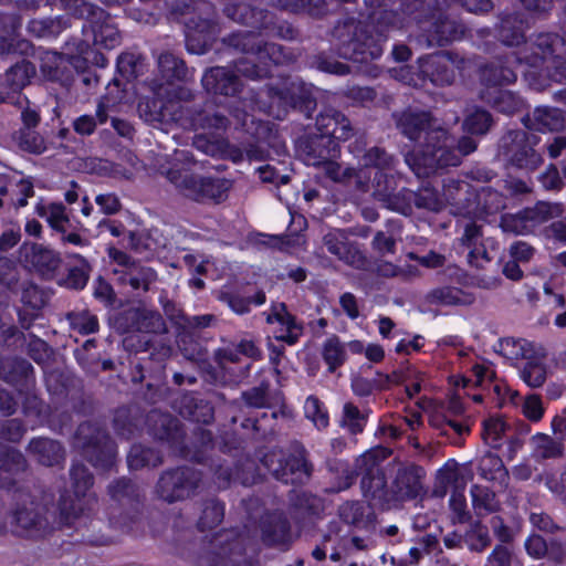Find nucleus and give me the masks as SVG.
Listing matches in <instances>:
<instances>
[{"label":"nucleus","instance_id":"1","mask_svg":"<svg viewBox=\"0 0 566 566\" xmlns=\"http://www.w3.org/2000/svg\"><path fill=\"white\" fill-rule=\"evenodd\" d=\"M156 96L138 103L139 116L153 126L177 124L184 128L226 130L229 118L221 112L206 104L203 108H189L184 104L191 93L184 87L164 88L158 84Z\"/></svg>","mask_w":566,"mask_h":566},{"label":"nucleus","instance_id":"2","mask_svg":"<svg viewBox=\"0 0 566 566\" xmlns=\"http://www.w3.org/2000/svg\"><path fill=\"white\" fill-rule=\"evenodd\" d=\"M386 35L370 22L350 15L338 19L331 30V41L340 56L365 64L361 71L371 77H377L380 69L369 63L382 55Z\"/></svg>","mask_w":566,"mask_h":566},{"label":"nucleus","instance_id":"3","mask_svg":"<svg viewBox=\"0 0 566 566\" xmlns=\"http://www.w3.org/2000/svg\"><path fill=\"white\" fill-rule=\"evenodd\" d=\"M70 478L76 499L62 497L59 504L60 525L73 526L77 532H82L83 541L93 545H105L108 539L104 536L85 534L83 531L92 527L95 530L101 523L92 518L91 513L97 504V499L88 494L94 484V478L88 469L81 463L71 467Z\"/></svg>","mask_w":566,"mask_h":566},{"label":"nucleus","instance_id":"4","mask_svg":"<svg viewBox=\"0 0 566 566\" xmlns=\"http://www.w3.org/2000/svg\"><path fill=\"white\" fill-rule=\"evenodd\" d=\"M405 163L421 177H429L438 169L457 167L460 165V155L454 149V140L447 128H434L428 133L420 151H408Z\"/></svg>","mask_w":566,"mask_h":566},{"label":"nucleus","instance_id":"5","mask_svg":"<svg viewBox=\"0 0 566 566\" xmlns=\"http://www.w3.org/2000/svg\"><path fill=\"white\" fill-rule=\"evenodd\" d=\"M270 98L268 113L277 119H283L290 109L303 113L311 117L316 108L312 85L297 78H284L265 87Z\"/></svg>","mask_w":566,"mask_h":566},{"label":"nucleus","instance_id":"6","mask_svg":"<svg viewBox=\"0 0 566 566\" xmlns=\"http://www.w3.org/2000/svg\"><path fill=\"white\" fill-rule=\"evenodd\" d=\"M202 485V473L188 465L161 472L155 485L157 497L168 504L196 496Z\"/></svg>","mask_w":566,"mask_h":566},{"label":"nucleus","instance_id":"7","mask_svg":"<svg viewBox=\"0 0 566 566\" xmlns=\"http://www.w3.org/2000/svg\"><path fill=\"white\" fill-rule=\"evenodd\" d=\"M74 446L82 450L83 455L94 467L108 470L114 465L115 443L99 424L81 423L74 437Z\"/></svg>","mask_w":566,"mask_h":566},{"label":"nucleus","instance_id":"8","mask_svg":"<svg viewBox=\"0 0 566 566\" xmlns=\"http://www.w3.org/2000/svg\"><path fill=\"white\" fill-rule=\"evenodd\" d=\"M262 464L277 481L285 484H303L308 481L313 472L307 452L300 444L294 448L290 455H286L282 450H271L264 454Z\"/></svg>","mask_w":566,"mask_h":566},{"label":"nucleus","instance_id":"9","mask_svg":"<svg viewBox=\"0 0 566 566\" xmlns=\"http://www.w3.org/2000/svg\"><path fill=\"white\" fill-rule=\"evenodd\" d=\"M385 449H371L356 460L363 495L381 504H391L389 483L387 482L381 462L387 458Z\"/></svg>","mask_w":566,"mask_h":566},{"label":"nucleus","instance_id":"10","mask_svg":"<svg viewBox=\"0 0 566 566\" xmlns=\"http://www.w3.org/2000/svg\"><path fill=\"white\" fill-rule=\"evenodd\" d=\"M538 137L525 130H509L499 142L497 156L517 168L535 169L542 156L535 150Z\"/></svg>","mask_w":566,"mask_h":566},{"label":"nucleus","instance_id":"11","mask_svg":"<svg viewBox=\"0 0 566 566\" xmlns=\"http://www.w3.org/2000/svg\"><path fill=\"white\" fill-rule=\"evenodd\" d=\"M426 470L413 462H399L392 469L389 482L391 504L421 499L427 493Z\"/></svg>","mask_w":566,"mask_h":566},{"label":"nucleus","instance_id":"12","mask_svg":"<svg viewBox=\"0 0 566 566\" xmlns=\"http://www.w3.org/2000/svg\"><path fill=\"white\" fill-rule=\"evenodd\" d=\"M113 259L117 265L113 271L116 284L122 287H129L133 294L137 296L149 292L158 280V274L153 268L135 260L125 252L115 251Z\"/></svg>","mask_w":566,"mask_h":566},{"label":"nucleus","instance_id":"13","mask_svg":"<svg viewBox=\"0 0 566 566\" xmlns=\"http://www.w3.org/2000/svg\"><path fill=\"white\" fill-rule=\"evenodd\" d=\"M322 244L328 253L346 265L367 271L370 262L358 242L349 239V230L331 229L322 237Z\"/></svg>","mask_w":566,"mask_h":566},{"label":"nucleus","instance_id":"14","mask_svg":"<svg viewBox=\"0 0 566 566\" xmlns=\"http://www.w3.org/2000/svg\"><path fill=\"white\" fill-rule=\"evenodd\" d=\"M223 42L237 51L256 55L261 62L268 60L274 64H282L286 61V54L282 45L263 42L252 32L232 33Z\"/></svg>","mask_w":566,"mask_h":566},{"label":"nucleus","instance_id":"15","mask_svg":"<svg viewBox=\"0 0 566 566\" xmlns=\"http://www.w3.org/2000/svg\"><path fill=\"white\" fill-rule=\"evenodd\" d=\"M461 62L451 52L420 57L418 61L419 74L436 86H449L454 83Z\"/></svg>","mask_w":566,"mask_h":566},{"label":"nucleus","instance_id":"16","mask_svg":"<svg viewBox=\"0 0 566 566\" xmlns=\"http://www.w3.org/2000/svg\"><path fill=\"white\" fill-rule=\"evenodd\" d=\"M230 113L237 120V124L256 139V143L247 145L244 151L240 150L238 156H235V160H242L244 156L249 160H264L266 158V149L262 142L265 140L270 134L269 123L255 119L253 115L248 114L239 107H233Z\"/></svg>","mask_w":566,"mask_h":566},{"label":"nucleus","instance_id":"17","mask_svg":"<svg viewBox=\"0 0 566 566\" xmlns=\"http://www.w3.org/2000/svg\"><path fill=\"white\" fill-rule=\"evenodd\" d=\"M116 326L122 333L143 332L161 334L167 331L163 316L146 307H130L116 318Z\"/></svg>","mask_w":566,"mask_h":566},{"label":"nucleus","instance_id":"18","mask_svg":"<svg viewBox=\"0 0 566 566\" xmlns=\"http://www.w3.org/2000/svg\"><path fill=\"white\" fill-rule=\"evenodd\" d=\"M392 116L399 133L411 142H418L422 135L427 138L429 132L442 127L430 112L419 108L409 107Z\"/></svg>","mask_w":566,"mask_h":566},{"label":"nucleus","instance_id":"19","mask_svg":"<svg viewBox=\"0 0 566 566\" xmlns=\"http://www.w3.org/2000/svg\"><path fill=\"white\" fill-rule=\"evenodd\" d=\"M297 151L308 166L319 167L338 155V145L328 136L308 135L298 139Z\"/></svg>","mask_w":566,"mask_h":566},{"label":"nucleus","instance_id":"20","mask_svg":"<svg viewBox=\"0 0 566 566\" xmlns=\"http://www.w3.org/2000/svg\"><path fill=\"white\" fill-rule=\"evenodd\" d=\"M44 506L34 503L19 506L12 514L13 521L20 534L36 533L43 534L50 530L49 518Z\"/></svg>","mask_w":566,"mask_h":566},{"label":"nucleus","instance_id":"21","mask_svg":"<svg viewBox=\"0 0 566 566\" xmlns=\"http://www.w3.org/2000/svg\"><path fill=\"white\" fill-rule=\"evenodd\" d=\"M201 83L207 92L226 96L237 95L242 87L238 74L224 66H214L207 70Z\"/></svg>","mask_w":566,"mask_h":566},{"label":"nucleus","instance_id":"22","mask_svg":"<svg viewBox=\"0 0 566 566\" xmlns=\"http://www.w3.org/2000/svg\"><path fill=\"white\" fill-rule=\"evenodd\" d=\"M562 44V39L555 33H539L531 41L530 44L520 52L515 60L524 61L533 67L554 55L558 45Z\"/></svg>","mask_w":566,"mask_h":566},{"label":"nucleus","instance_id":"23","mask_svg":"<svg viewBox=\"0 0 566 566\" xmlns=\"http://www.w3.org/2000/svg\"><path fill=\"white\" fill-rule=\"evenodd\" d=\"M160 175L165 176L176 190L184 197L202 203L203 176L188 174L180 168H159Z\"/></svg>","mask_w":566,"mask_h":566},{"label":"nucleus","instance_id":"24","mask_svg":"<svg viewBox=\"0 0 566 566\" xmlns=\"http://www.w3.org/2000/svg\"><path fill=\"white\" fill-rule=\"evenodd\" d=\"M316 128L319 132V136H328L334 142L347 140L354 134L349 119L333 108L326 109L317 116Z\"/></svg>","mask_w":566,"mask_h":566},{"label":"nucleus","instance_id":"25","mask_svg":"<svg viewBox=\"0 0 566 566\" xmlns=\"http://www.w3.org/2000/svg\"><path fill=\"white\" fill-rule=\"evenodd\" d=\"M523 124L538 132H558L566 127V114L556 107L538 106L523 118Z\"/></svg>","mask_w":566,"mask_h":566},{"label":"nucleus","instance_id":"26","mask_svg":"<svg viewBox=\"0 0 566 566\" xmlns=\"http://www.w3.org/2000/svg\"><path fill=\"white\" fill-rule=\"evenodd\" d=\"M337 513L345 524L354 528L373 532L376 527L374 511L360 501L344 502L338 506Z\"/></svg>","mask_w":566,"mask_h":566},{"label":"nucleus","instance_id":"27","mask_svg":"<svg viewBox=\"0 0 566 566\" xmlns=\"http://www.w3.org/2000/svg\"><path fill=\"white\" fill-rule=\"evenodd\" d=\"M424 30L428 32L427 42L430 46H443L450 42L460 40L465 32V28L462 23L442 14L434 19L429 29Z\"/></svg>","mask_w":566,"mask_h":566},{"label":"nucleus","instance_id":"28","mask_svg":"<svg viewBox=\"0 0 566 566\" xmlns=\"http://www.w3.org/2000/svg\"><path fill=\"white\" fill-rule=\"evenodd\" d=\"M479 96L481 101L506 115L520 112L525 106V102L520 95L499 87H485L481 90Z\"/></svg>","mask_w":566,"mask_h":566},{"label":"nucleus","instance_id":"29","mask_svg":"<svg viewBox=\"0 0 566 566\" xmlns=\"http://www.w3.org/2000/svg\"><path fill=\"white\" fill-rule=\"evenodd\" d=\"M36 70L33 63L22 60L10 66L0 75V88L9 93L19 94L27 87L35 76Z\"/></svg>","mask_w":566,"mask_h":566},{"label":"nucleus","instance_id":"30","mask_svg":"<svg viewBox=\"0 0 566 566\" xmlns=\"http://www.w3.org/2000/svg\"><path fill=\"white\" fill-rule=\"evenodd\" d=\"M266 322L269 324L276 322L281 325V333L275 337L289 345H294L303 332L302 325H300L295 317L287 312L284 303H277L272 306L271 313L266 317Z\"/></svg>","mask_w":566,"mask_h":566},{"label":"nucleus","instance_id":"31","mask_svg":"<svg viewBox=\"0 0 566 566\" xmlns=\"http://www.w3.org/2000/svg\"><path fill=\"white\" fill-rule=\"evenodd\" d=\"M30 262L34 270L48 280L54 279L63 264L59 252L36 243L31 248Z\"/></svg>","mask_w":566,"mask_h":566},{"label":"nucleus","instance_id":"32","mask_svg":"<svg viewBox=\"0 0 566 566\" xmlns=\"http://www.w3.org/2000/svg\"><path fill=\"white\" fill-rule=\"evenodd\" d=\"M223 11L229 19L259 29H268L272 19V14L270 12L262 9L251 8L249 4L243 2L228 3Z\"/></svg>","mask_w":566,"mask_h":566},{"label":"nucleus","instance_id":"33","mask_svg":"<svg viewBox=\"0 0 566 566\" xmlns=\"http://www.w3.org/2000/svg\"><path fill=\"white\" fill-rule=\"evenodd\" d=\"M157 66L160 81L167 84L186 82L191 76L185 61L169 51L158 55Z\"/></svg>","mask_w":566,"mask_h":566},{"label":"nucleus","instance_id":"34","mask_svg":"<svg viewBox=\"0 0 566 566\" xmlns=\"http://www.w3.org/2000/svg\"><path fill=\"white\" fill-rule=\"evenodd\" d=\"M107 494L118 505L130 507L134 511L143 496L140 486L127 478H119L111 482L107 486Z\"/></svg>","mask_w":566,"mask_h":566},{"label":"nucleus","instance_id":"35","mask_svg":"<svg viewBox=\"0 0 566 566\" xmlns=\"http://www.w3.org/2000/svg\"><path fill=\"white\" fill-rule=\"evenodd\" d=\"M29 451L39 463L46 467L57 465L65 459V450L61 443L49 438L31 440Z\"/></svg>","mask_w":566,"mask_h":566},{"label":"nucleus","instance_id":"36","mask_svg":"<svg viewBox=\"0 0 566 566\" xmlns=\"http://www.w3.org/2000/svg\"><path fill=\"white\" fill-rule=\"evenodd\" d=\"M27 467L23 454L13 448L0 447V486L10 489L14 481L11 475L24 471Z\"/></svg>","mask_w":566,"mask_h":566},{"label":"nucleus","instance_id":"37","mask_svg":"<svg viewBox=\"0 0 566 566\" xmlns=\"http://www.w3.org/2000/svg\"><path fill=\"white\" fill-rule=\"evenodd\" d=\"M90 28L95 45L112 50L120 44V33L108 13L105 12V18L103 19L94 18L90 23Z\"/></svg>","mask_w":566,"mask_h":566},{"label":"nucleus","instance_id":"38","mask_svg":"<svg viewBox=\"0 0 566 566\" xmlns=\"http://www.w3.org/2000/svg\"><path fill=\"white\" fill-rule=\"evenodd\" d=\"M148 421L153 427V434L156 439L172 443H177L181 440L184 433L178 419L169 415L153 411L148 417Z\"/></svg>","mask_w":566,"mask_h":566},{"label":"nucleus","instance_id":"39","mask_svg":"<svg viewBox=\"0 0 566 566\" xmlns=\"http://www.w3.org/2000/svg\"><path fill=\"white\" fill-rule=\"evenodd\" d=\"M430 305L441 306H465L474 302V297L453 286H441L429 291L424 297Z\"/></svg>","mask_w":566,"mask_h":566},{"label":"nucleus","instance_id":"40","mask_svg":"<svg viewBox=\"0 0 566 566\" xmlns=\"http://www.w3.org/2000/svg\"><path fill=\"white\" fill-rule=\"evenodd\" d=\"M497 35L505 45H518L524 41V20L518 12H505L500 17Z\"/></svg>","mask_w":566,"mask_h":566},{"label":"nucleus","instance_id":"41","mask_svg":"<svg viewBox=\"0 0 566 566\" xmlns=\"http://www.w3.org/2000/svg\"><path fill=\"white\" fill-rule=\"evenodd\" d=\"M472 509L476 517H485L501 510V502L494 491L488 486L473 484L470 489Z\"/></svg>","mask_w":566,"mask_h":566},{"label":"nucleus","instance_id":"42","mask_svg":"<svg viewBox=\"0 0 566 566\" xmlns=\"http://www.w3.org/2000/svg\"><path fill=\"white\" fill-rule=\"evenodd\" d=\"M254 463L247 460L243 463V469L237 468L235 471L231 467L220 463L214 468V475L220 488H227L231 481H238L243 485H249L254 482L253 476Z\"/></svg>","mask_w":566,"mask_h":566},{"label":"nucleus","instance_id":"43","mask_svg":"<svg viewBox=\"0 0 566 566\" xmlns=\"http://www.w3.org/2000/svg\"><path fill=\"white\" fill-rule=\"evenodd\" d=\"M319 167L323 168L325 175L335 182L349 185L352 181H355L357 189H366V182H364L361 178V169L342 167L338 163L334 161V158L324 161Z\"/></svg>","mask_w":566,"mask_h":566},{"label":"nucleus","instance_id":"44","mask_svg":"<svg viewBox=\"0 0 566 566\" xmlns=\"http://www.w3.org/2000/svg\"><path fill=\"white\" fill-rule=\"evenodd\" d=\"M163 463V455L154 448L137 443L133 444L127 454V464L130 470L156 468Z\"/></svg>","mask_w":566,"mask_h":566},{"label":"nucleus","instance_id":"45","mask_svg":"<svg viewBox=\"0 0 566 566\" xmlns=\"http://www.w3.org/2000/svg\"><path fill=\"white\" fill-rule=\"evenodd\" d=\"M11 139L20 151L31 155H42L48 149L44 137L35 129H17Z\"/></svg>","mask_w":566,"mask_h":566},{"label":"nucleus","instance_id":"46","mask_svg":"<svg viewBox=\"0 0 566 566\" xmlns=\"http://www.w3.org/2000/svg\"><path fill=\"white\" fill-rule=\"evenodd\" d=\"M506 200L502 193L490 188L483 187L476 195V214L474 218L483 219L505 208Z\"/></svg>","mask_w":566,"mask_h":566},{"label":"nucleus","instance_id":"47","mask_svg":"<svg viewBox=\"0 0 566 566\" xmlns=\"http://www.w3.org/2000/svg\"><path fill=\"white\" fill-rule=\"evenodd\" d=\"M463 541L464 546L473 553H482L492 543L489 528L481 520L469 523V527L463 533Z\"/></svg>","mask_w":566,"mask_h":566},{"label":"nucleus","instance_id":"48","mask_svg":"<svg viewBox=\"0 0 566 566\" xmlns=\"http://www.w3.org/2000/svg\"><path fill=\"white\" fill-rule=\"evenodd\" d=\"M365 167H375L378 172L395 170L399 160L396 156L389 154L385 148L374 146L365 150L363 155L356 154Z\"/></svg>","mask_w":566,"mask_h":566},{"label":"nucleus","instance_id":"49","mask_svg":"<svg viewBox=\"0 0 566 566\" xmlns=\"http://www.w3.org/2000/svg\"><path fill=\"white\" fill-rule=\"evenodd\" d=\"M516 73L511 66L501 62L486 65L481 72V81L485 87H497L516 81Z\"/></svg>","mask_w":566,"mask_h":566},{"label":"nucleus","instance_id":"50","mask_svg":"<svg viewBox=\"0 0 566 566\" xmlns=\"http://www.w3.org/2000/svg\"><path fill=\"white\" fill-rule=\"evenodd\" d=\"M197 9L203 15L189 18L186 22L187 28L202 35L214 34L217 32V23L213 7L207 1H200L197 3Z\"/></svg>","mask_w":566,"mask_h":566},{"label":"nucleus","instance_id":"51","mask_svg":"<svg viewBox=\"0 0 566 566\" xmlns=\"http://www.w3.org/2000/svg\"><path fill=\"white\" fill-rule=\"evenodd\" d=\"M35 211L39 217L46 220L52 229L60 233H64L70 218L66 213V209L63 203L51 202V203H38Z\"/></svg>","mask_w":566,"mask_h":566},{"label":"nucleus","instance_id":"52","mask_svg":"<svg viewBox=\"0 0 566 566\" xmlns=\"http://www.w3.org/2000/svg\"><path fill=\"white\" fill-rule=\"evenodd\" d=\"M369 413V409L360 410L353 402H346L343 407V413L339 423L350 434L357 436L364 431L368 421Z\"/></svg>","mask_w":566,"mask_h":566},{"label":"nucleus","instance_id":"53","mask_svg":"<svg viewBox=\"0 0 566 566\" xmlns=\"http://www.w3.org/2000/svg\"><path fill=\"white\" fill-rule=\"evenodd\" d=\"M289 499L291 505L302 515L318 516L325 509L323 499L304 491H291Z\"/></svg>","mask_w":566,"mask_h":566},{"label":"nucleus","instance_id":"54","mask_svg":"<svg viewBox=\"0 0 566 566\" xmlns=\"http://www.w3.org/2000/svg\"><path fill=\"white\" fill-rule=\"evenodd\" d=\"M69 28V22L63 17L33 19L29 21L27 30L29 34L36 38H50L59 35Z\"/></svg>","mask_w":566,"mask_h":566},{"label":"nucleus","instance_id":"55","mask_svg":"<svg viewBox=\"0 0 566 566\" xmlns=\"http://www.w3.org/2000/svg\"><path fill=\"white\" fill-rule=\"evenodd\" d=\"M277 8L292 13H306L311 17H322L328 11L326 0H277Z\"/></svg>","mask_w":566,"mask_h":566},{"label":"nucleus","instance_id":"56","mask_svg":"<svg viewBox=\"0 0 566 566\" xmlns=\"http://www.w3.org/2000/svg\"><path fill=\"white\" fill-rule=\"evenodd\" d=\"M473 474L469 468L460 467L458 463H447L440 471L438 479L446 488L452 485L455 489H464Z\"/></svg>","mask_w":566,"mask_h":566},{"label":"nucleus","instance_id":"57","mask_svg":"<svg viewBox=\"0 0 566 566\" xmlns=\"http://www.w3.org/2000/svg\"><path fill=\"white\" fill-rule=\"evenodd\" d=\"M108 115L109 106L104 101H101L97 104L95 116L85 114L77 117L73 122V128L80 135H92L96 128L97 123H106Z\"/></svg>","mask_w":566,"mask_h":566},{"label":"nucleus","instance_id":"58","mask_svg":"<svg viewBox=\"0 0 566 566\" xmlns=\"http://www.w3.org/2000/svg\"><path fill=\"white\" fill-rule=\"evenodd\" d=\"M479 475L486 481L501 480L507 475L502 459L492 452L483 454L478 463Z\"/></svg>","mask_w":566,"mask_h":566},{"label":"nucleus","instance_id":"59","mask_svg":"<svg viewBox=\"0 0 566 566\" xmlns=\"http://www.w3.org/2000/svg\"><path fill=\"white\" fill-rule=\"evenodd\" d=\"M497 352L511 360L531 359L534 353L531 343L525 339H515L512 337L501 339L499 342Z\"/></svg>","mask_w":566,"mask_h":566},{"label":"nucleus","instance_id":"60","mask_svg":"<svg viewBox=\"0 0 566 566\" xmlns=\"http://www.w3.org/2000/svg\"><path fill=\"white\" fill-rule=\"evenodd\" d=\"M531 441L534 449L533 454L536 459H556L563 455V444L548 434L536 433Z\"/></svg>","mask_w":566,"mask_h":566},{"label":"nucleus","instance_id":"61","mask_svg":"<svg viewBox=\"0 0 566 566\" xmlns=\"http://www.w3.org/2000/svg\"><path fill=\"white\" fill-rule=\"evenodd\" d=\"M201 186H203L202 203L208 201L219 203L226 200L232 184L226 178L203 176Z\"/></svg>","mask_w":566,"mask_h":566},{"label":"nucleus","instance_id":"62","mask_svg":"<svg viewBox=\"0 0 566 566\" xmlns=\"http://www.w3.org/2000/svg\"><path fill=\"white\" fill-rule=\"evenodd\" d=\"M224 506L214 499L206 500L202 504L198 527L201 531L217 527L223 520Z\"/></svg>","mask_w":566,"mask_h":566},{"label":"nucleus","instance_id":"63","mask_svg":"<svg viewBox=\"0 0 566 566\" xmlns=\"http://www.w3.org/2000/svg\"><path fill=\"white\" fill-rule=\"evenodd\" d=\"M479 220L474 217H465L459 220V226L463 229L460 239L461 244L470 250L483 242V224L479 223Z\"/></svg>","mask_w":566,"mask_h":566},{"label":"nucleus","instance_id":"64","mask_svg":"<svg viewBox=\"0 0 566 566\" xmlns=\"http://www.w3.org/2000/svg\"><path fill=\"white\" fill-rule=\"evenodd\" d=\"M74 258L78 260V264L69 270L67 275L60 281V284L69 289L82 290L88 281L91 266L81 255L76 254Z\"/></svg>","mask_w":566,"mask_h":566}]
</instances>
